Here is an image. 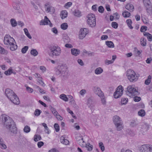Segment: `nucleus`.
I'll return each instance as SVG.
<instances>
[{
	"instance_id": "f257e3e1",
	"label": "nucleus",
	"mask_w": 152,
	"mask_h": 152,
	"mask_svg": "<svg viewBox=\"0 0 152 152\" xmlns=\"http://www.w3.org/2000/svg\"><path fill=\"white\" fill-rule=\"evenodd\" d=\"M2 122L4 126L10 132L13 134H16L17 132V128L13 121L9 116L4 115L2 117Z\"/></svg>"
},
{
	"instance_id": "f03ea898",
	"label": "nucleus",
	"mask_w": 152,
	"mask_h": 152,
	"mask_svg": "<svg viewBox=\"0 0 152 152\" xmlns=\"http://www.w3.org/2000/svg\"><path fill=\"white\" fill-rule=\"evenodd\" d=\"M5 95L12 102L15 104H18L20 102L18 97L14 91L9 88H7L5 91Z\"/></svg>"
},
{
	"instance_id": "7ed1b4c3",
	"label": "nucleus",
	"mask_w": 152,
	"mask_h": 152,
	"mask_svg": "<svg viewBox=\"0 0 152 152\" xmlns=\"http://www.w3.org/2000/svg\"><path fill=\"white\" fill-rule=\"evenodd\" d=\"M15 42L14 39L11 37L9 35H6L4 38V42L6 45H10V48L11 50L14 51L17 49L18 46L16 45H15L13 42Z\"/></svg>"
},
{
	"instance_id": "20e7f679",
	"label": "nucleus",
	"mask_w": 152,
	"mask_h": 152,
	"mask_svg": "<svg viewBox=\"0 0 152 152\" xmlns=\"http://www.w3.org/2000/svg\"><path fill=\"white\" fill-rule=\"evenodd\" d=\"M55 71L57 75H62L64 77H67L68 75L67 69L64 66H58L56 69Z\"/></svg>"
},
{
	"instance_id": "39448f33",
	"label": "nucleus",
	"mask_w": 152,
	"mask_h": 152,
	"mask_svg": "<svg viewBox=\"0 0 152 152\" xmlns=\"http://www.w3.org/2000/svg\"><path fill=\"white\" fill-rule=\"evenodd\" d=\"M126 74L128 79L131 82H135L138 79V76L137 75L132 69H128L126 72Z\"/></svg>"
},
{
	"instance_id": "423d86ee",
	"label": "nucleus",
	"mask_w": 152,
	"mask_h": 152,
	"mask_svg": "<svg viewBox=\"0 0 152 152\" xmlns=\"http://www.w3.org/2000/svg\"><path fill=\"white\" fill-rule=\"evenodd\" d=\"M50 53L53 56H59L61 53V49L58 45H52L49 48Z\"/></svg>"
},
{
	"instance_id": "0eeeda50",
	"label": "nucleus",
	"mask_w": 152,
	"mask_h": 152,
	"mask_svg": "<svg viewBox=\"0 0 152 152\" xmlns=\"http://www.w3.org/2000/svg\"><path fill=\"white\" fill-rule=\"evenodd\" d=\"M87 18L88 24L91 27H94L96 25V18L94 15L90 14L87 16Z\"/></svg>"
},
{
	"instance_id": "6e6552de",
	"label": "nucleus",
	"mask_w": 152,
	"mask_h": 152,
	"mask_svg": "<svg viewBox=\"0 0 152 152\" xmlns=\"http://www.w3.org/2000/svg\"><path fill=\"white\" fill-rule=\"evenodd\" d=\"M138 92L134 88L131 86H128L127 88L126 94L130 97H133L138 94Z\"/></svg>"
},
{
	"instance_id": "1a4fd4ad",
	"label": "nucleus",
	"mask_w": 152,
	"mask_h": 152,
	"mask_svg": "<svg viewBox=\"0 0 152 152\" xmlns=\"http://www.w3.org/2000/svg\"><path fill=\"white\" fill-rule=\"evenodd\" d=\"M144 6L148 15H151L152 12V7L149 0H143Z\"/></svg>"
},
{
	"instance_id": "9d476101",
	"label": "nucleus",
	"mask_w": 152,
	"mask_h": 152,
	"mask_svg": "<svg viewBox=\"0 0 152 152\" xmlns=\"http://www.w3.org/2000/svg\"><path fill=\"white\" fill-rule=\"evenodd\" d=\"M123 87L121 86H119L114 94V98L117 99L121 97L123 94Z\"/></svg>"
},
{
	"instance_id": "9b49d317",
	"label": "nucleus",
	"mask_w": 152,
	"mask_h": 152,
	"mask_svg": "<svg viewBox=\"0 0 152 152\" xmlns=\"http://www.w3.org/2000/svg\"><path fill=\"white\" fill-rule=\"evenodd\" d=\"M140 150L142 152H152V146L149 144L143 145L140 147Z\"/></svg>"
},
{
	"instance_id": "f8f14e48",
	"label": "nucleus",
	"mask_w": 152,
	"mask_h": 152,
	"mask_svg": "<svg viewBox=\"0 0 152 152\" xmlns=\"http://www.w3.org/2000/svg\"><path fill=\"white\" fill-rule=\"evenodd\" d=\"M45 8L46 11L47 12L53 13L55 12V9L49 3H47L45 5Z\"/></svg>"
},
{
	"instance_id": "ddd939ff",
	"label": "nucleus",
	"mask_w": 152,
	"mask_h": 152,
	"mask_svg": "<svg viewBox=\"0 0 152 152\" xmlns=\"http://www.w3.org/2000/svg\"><path fill=\"white\" fill-rule=\"evenodd\" d=\"M88 33V29L85 28L81 29L79 33V38L80 39H83Z\"/></svg>"
},
{
	"instance_id": "4468645a",
	"label": "nucleus",
	"mask_w": 152,
	"mask_h": 152,
	"mask_svg": "<svg viewBox=\"0 0 152 152\" xmlns=\"http://www.w3.org/2000/svg\"><path fill=\"white\" fill-rule=\"evenodd\" d=\"M93 90L94 92L99 97H102L104 94L100 88L99 87H94L93 88Z\"/></svg>"
},
{
	"instance_id": "2eb2a0df",
	"label": "nucleus",
	"mask_w": 152,
	"mask_h": 152,
	"mask_svg": "<svg viewBox=\"0 0 152 152\" xmlns=\"http://www.w3.org/2000/svg\"><path fill=\"white\" fill-rule=\"evenodd\" d=\"M50 23V26L51 27L52 26V24L51 23L50 20L46 16H45V19L44 20H42L40 22V25H45L49 24Z\"/></svg>"
},
{
	"instance_id": "dca6fc26",
	"label": "nucleus",
	"mask_w": 152,
	"mask_h": 152,
	"mask_svg": "<svg viewBox=\"0 0 152 152\" xmlns=\"http://www.w3.org/2000/svg\"><path fill=\"white\" fill-rule=\"evenodd\" d=\"M113 121L115 124H118L119 122H122L121 119L117 115H115L113 117Z\"/></svg>"
},
{
	"instance_id": "f3484780",
	"label": "nucleus",
	"mask_w": 152,
	"mask_h": 152,
	"mask_svg": "<svg viewBox=\"0 0 152 152\" xmlns=\"http://www.w3.org/2000/svg\"><path fill=\"white\" fill-rule=\"evenodd\" d=\"M125 8L130 12H133L134 9V6L130 4H127L125 6Z\"/></svg>"
},
{
	"instance_id": "a211bd4d",
	"label": "nucleus",
	"mask_w": 152,
	"mask_h": 152,
	"mask_svg": "<svg viewBox=\"0 0 152 152\" xmlns=\"http://www.w3.org/2000/svg\"><path fill=\"white\" fill-rule=\"evenodd\" d=\"M71 51V53L72 54L75 56L78 55L80 53V51L79 50L75 48L72 49Z\"/></svg>"
},
{
	"instance_id": "6ab92c4d",
	"label": "nucleus",
	"mask_w": 152,
	"mask_h": 152,
	"mask_svg": "<svg viewBox=\"0 0 152 152\" xmlns=\"http://www.w3.org/2000/svg\"><path fill=\"white\" fill-rule=\"evenodd\" d=\"M143 35L147 37L148 41H152V35L151 34L148 32H144L143 33Z\"/></svg>"
},
{
	"instance_id": "aec40b11",
	"label": "nucleus",
	"mask_w": 152,
	"mask_h": 152,
	"mask_svg": "<svg viewBox=\"0 0 152 152\" xmlns=\"http://www.w3.org/2000/svg\"><path fill=\"white\" fill-rule=\"evenodd\" d=\"M87 105L90 108L94 106V102L91 98H89L88 99Z\"/></svg>"
},
{
	"instance_id": "412c9836",
	"label": "nucleus",
	"mask_w": 152,
	"mask_h": 152,
	"mask_svg": "<svg viewBox=\"0 0 152 152\" xmlns=\"http://www.w3.org/2000/svg\"><path fill=\"white\" fill-rule=\"evenodd\" d=\"M115 125L117 128V130L118 131L121 130L123 128L122 122H119L118 124H115Z\"/></svg>"
},
{
	"instance_id": "4be33fe9",
	"label": "nucleus",
	"mask_w": 152,
	"mask_h": 152,
	"mask_svg": "<svg viewBox=\"0 0 152 152\" xmlns=\"http://www.w3.org/2000/svg\"><path fill=\"white\" fill-rule=\"evenodd\" d=\"M103 72V69L102 68L100 67L96 68L95 70V73L96 75H99L101 74Z\"/></svg>"
},
{
	"instance_id": "5701e85b",
	"label": "nucleus",
	"mask_w": 152,
	"mask_h": 152,
	"mask_svg": "<svg viewBox=\"0 0 152 152\" xmlns=\"http://www.w3.org/2000/svg\"><path fill=\"white\" fill-rule=\"evenodd\" d=\"M146 40L144 38L142 37L140 39V43L142 46H145L146 45Z\"/></svg>"
},
{
	"instance_id": "b1692460",
	"label": "nucleus",
	"mask_w": 152,
	"mask_h": 152,
	"mask_svg": "<svg viewBox=\"0 0 152 152\" xmlns=\"http://www.w3.org/2000/svg\"><path fill=\"white\" fill-rule=\"evenodd\" d=\"M67 13L66 11L64 10L61 12V16L62 19H64L67 17Z\"/></svg>"
},
{
	"instance_id": "393cba45",
	"label": "nucleus",
	"mask_w": 152,
	"mask_h": 152,
	"mask_svg": "<svg viewBox=\"0 0 152 152\" xmlns=\"http://www.w3.org/2000/svg\"><path fill=\"white\" fill-rule=\"evenodd\" d=\"M106 44L110 48H113L114 47V45L113 42L111 41H106Z\"/></svg>"
},
{
	"instance_id": "a878e982",
	"label": "nucleus",
	"mask_w": 152,
	"mask_h": 152,
	"mask_svg": "<svg viewBox=\"0 0 152 152\" xmlns=\"http://www.w3.org/2000/svg\"><path fill=\"white\" fill-rule=\"evenodd\" d=\"M0 53L1 54L7 55L8 53V52L7 50H5L4 48L0 46Z\"/></svg>"
},
{
	"instance_id": "bb28decb",
	"label": "nucleus",
	"mask_w": 152,
	"mask_h": 152,
	"mask_svg": "<svg viewBox=\"0 0 152 152\" xmlns=\"http://www.w3.org/2000/svg\"><path fill=\"white\" fill-rule=\"evenodd\" d=\"M86 147L87 148V150L89 151H91L92 150L93 146L90 144V143H85Z\"/></svg>"
},
{
	"instance_id": "cd10ccee",
	"label": "nucleus",
	"mask_w": 152,
	"mask_h": 152,
	"mask_svg": "<svg viewBox=\"0 0 152 152\" xmlns=\"http://www.w3.org/2000/svg\"><path fill=\"white\" fill-rule=\"evenodd\" d=\"M60 98L65 102H67L68 100V98L66 97V95L64 94H62L60 95Z\"/></svg>"
},
{
	"instance_id": "c85d7f7f",
	"label": "nucleus",
	"mask_w": 152,
	"mask_h": 152,
	"mask_svg": "<svg viewBox=\"0 0 152 152\" xmlns=\"http://www.w3.org/2000/svg\"><path fill=\"white\" fill-rule=\"evenodd\" d=\"M122 15L124 18H128L130 15L129 12L126 11H124L122 13Z\"/></svg>"
},
{
	"instance_id": "c756f323",
	"label": "nucleus",
	"mask_w": 152,
	"mask_h": 152,
	"mask_svg": "<svg viewBox=\"0 0 152 152\" xmlns=\"http://www.w3.org/2000/svg\"><path fill=\"white\" fill-rule=\"evenodd\" d=\"M11 25L12 27H15L17 25V23L15 19L12 18L10 20Z\"/></svg>"
},
{
	"instance_id": "7c9ffc66",
	"label": "nucleus",
	"mask_w": 152,
	"mask_h": 152,
	"mask_svg": "<svg viewBox=\"0 0 152 152\" xmlns=\"http://www.w3.org/2000/svg\"><path fill=\"white\" fill-rule=\"evenodd\" d=\"M126 22L129 28L131 29H132L133 27L131 25L132 23V20L130 19H127L126 21Z\"/></svg>"
},
{
	"instance_id": "2f4dec72",
	"label": "nucleus",
	"mask_w": 152,
	"mask_h": 152,
	"mask_svg": "<svg viewBox=\"0 0 152 152\" xmlns=\"http://www.w3.org/2000/svg\"><path fill=\"white\" fill-rule=\"evenodd\" d=\"M101 99V101L102 104L103 105H105L106 103V101L105 99V97L104 96V95H103V96H102V97H99Z\"/></svg>"
},
{
	"instance_id": "473e14b6",
	"label": "nucleus",
	"mask_w": 152,
	"mask_h": 152,
	"mask_svg": "<svg viewBox=\"0 0 152 152\" xmlns=\"http://www.w3.org/2000/svg\"><path fill=\"white\" fill-rule=\"evenodd\" d=\"M24 31L25 34L30 39H31L32 37L30 34L29 33L28 29L26 28L24 29Z\"/></svg>"
},
{
	"instance_id": "72a5a7b5",
	"label": "nucleus",
	"mask_w": 152,
	"mask_h": 152,
	"mask_svg": "<svg viewBox=\"0 0 152 152\" xmlns=\"http://www.w3.org/2000/svg\"><path fill=\"white\" fill-rule=\"evenodd\" d=\"M151 76L150 75L148 76V79L145 80V83L147 85H148L151 82Z\"/></svg>"
},
{
	"instance_id": "f704fd0d",
	"label": "nucleus",
	"mask_w": 152,
	"mask_h": 152,
	"mask_svg": "<svg viewBox=\"0 0 152 152\" xmlns=\"http://www.w3.org/2000/svg\"><path fill=\"white\" fill-rule=\"evenodd\" d=\"M138 114L139 116L143 117L145 115V112L143 110H141L138 112Z\"/></svg>"
},
{
	"instance_id": "c9c22d12",
	"label": "nucleus",
	"mask_w": 152,
	"mask_h": 152,
	"mask_svg": "<svg viewBox=\"0 0 152 152\" xmlns=\"http://www.w3.org/2000/svg\"><path fill=\"white\" fill-rule=\"evenodd\" d=\"M31 54L35 56H37L38 54V53L36 49H32L31 51Z\"/></svg>"
},
{
	"instance_id": "e433bc0d",
	"label": "nucleus",
	"mask_w": 152,
	"mask_h": 152,
	"mask_svg": "<svg viewBox=\"0 0 152 152\" xmlns=\"http://www.w3.org/2000/svg\"><path fill=\"white\" fill-rule=\"evenodd\" d=\"M42 125L44 127L45 129V132L48 134H49V129L48 128L47 126V124L45 123H42Z\"/></svg>"
},
{
	"instance_id": "4c0bfd02",
	"label": "nucleus",
	"mask_w": 152,
	"mask_h": 152,
	"mask_svg": "<svg viewBox=\"0 0 152 152\" xmlns=\"http://www.w3.org/2000/svg\"><path fill=\"white\" fill-rule=\"evenodd\" d=\"M74 15L76 16L79 17L81 16V12L78 10H75Z\"/></svg>"
},
{
	"instance_id": "58836bf2",
	"label": "nucleus",
	"mask_w": 152,
	"mask_h": 152,
	"mask_svg": "<svg viewBox=\"0 0 152 152\" xmlns=\"http://www.w3.org/2000/svg\"><path fill=\"white\" fill-rule=\"evenodd\" d=\"M60 142H69V141L66 139H65V137L63 136L60 137Z\"/></svg>"
},
{
	"instance_id": "ea45409f",
	"label": "nucleus",
	"mask_w": 152,
	"mask_h": 152,
	"mask_svg": "<svg viewBox=\"0 0 152 152\" xmlns=\"http://www.w3.org/2000/svg\"><path fill=\"white\" fill-rule=\"evenodd\" d=\"M68 27L67 24L66 23H64L61 25V28L63 30H66Z\"/></svg>"
},
{
	"instance_id": "a19ab883",
	"label": "nucleus",
	"mask_w": 152,
	"mask_h": 152,
	"mask_svg": "<svg viewBox=\"0 0 152 152\" xmlns=\"http://www.w3.org/2000/svg\"><path fill=\"white\" fill-rule=\"evenodd\" d=\"M30 131V127L28 126H25L23 129V131L26 133H28Z\"/></svg>"
},
{
	"instance_id": "79ce46f5",
	"label": "nucleus",
	"mask_w": 152,
	"mask_h": 152,
	"mask_svg": "<svg viewBox=\"0 0 152 152\" xmlns=\"http://www.w3.org/2000/svg\"><path fill=\"white\" fill-rule=\"evenodd\" d=\"M41 139L40 136L39 135H36L34 136V140L35 142H37L40 140Z\"/></svg>"
},
{
	"instance_id": "37998d69",
	"label": "nucleus",
	"mask_w": 152,
	"mask_h": 152,
	"mask_svg": "<svg viewBox=\"0 0 152 152\" xmlns=\"http://www.w3.org/2000/svg\"><path fill=\"white\" fill-rule=\"evenodd\" d=\"M83 53H84L88 55V56H94V53L93 52H88L86 50H83Z\"/></svg>"
},
{
	"instance_id": "c03bdc74",
	"label": "nucleus",
	"mask_w": 152,
	"mask_h": 152,
	"mask_svg": "<svg viewBox=\"0 0 152 152\" xmlns=\"http://www.w3.org/2000/svg\"><path fill=\"white\" fill-rule=\"evenodd\" d=\"M12 69H9L7 71L4 72V74L7 75H9L12 73Z\"/></svg>"
},
{
	"instance_id": "a18cd8bd",
	"label": "nucleus",
	"mask_w": 152,
	"mask_h": 152,
	"mask_svg": "<svg viewBox=\"0 0 152 152\" xmlns=\"http://www.w3.org/2000/svg\"><path fill=\"white\" fill-rule=\"evenodd\" d=\"M41 112V110L37 109L35 110L34 113V114L35 116H38L40 115Z\"/></svg>"
},
{
	"instance_id": "49530a36",
	"label": "nucleus",
	"mask_w": 152,
	"mask_h": 152,
	"mask_svg": "<svg viewBox=\"0 0 152 152\" xmlns=\"http://www.w3.org/2000/svg\"><path fill=\"white\" fill-rule=\"evenodd\" d=\"M128 102V99L125 98H122L121 100V102L122 104H125Z\"/></svg>"
},
{
	"instance_id": "de8ad7c7",
	"label": "nucleus",
	"mask_w": 152,
	"mask_h": 152,
	"mask_svg": "<svg viewBox=\"0 0 152 152\" xmlns=\"http://www.w3.org/2000/svg\"><path fill=\"white\" fill-rule=\"evenodd\" d=\"M28 46H25L22 48L21 50V52L22 53H26L27 51L28 50Z\"/></svg>"
},
{
	"instance_id": "09e8293b",
	"label": "nucleus",
	"mask_w": 152,
	"mask_h": 152,
	"mask_svg": "<svg viewBox=\"0 0 152 152\" xmlns=\"http://www.w3.org/2000/svg\"><path fill=\"white\" fill-rule=\"evenodd\" d=\"M54 127L56 132H58L59 130V126L57 124H55L54 125Z\"/></svg>"
},
{
	"instance_id": "8fccbe9b",
	"label": "nucleus",
	"mask_w": 152,
	"mask_h": 152,
	"mask_svg": "<svg viewBox=\"0 0 152 152\" xmlns=\"http://www.w3.org/2000/svg\"><path fill=\"white\" fill-rule=\"evenodd\" d=\"M147 27L146 26H142L140 28V31L141 32H145L147 29Z\"/></svg>"
},
{
	"instance_id": "3c124183",
	"label": "nucleus",
	"mask_w": 152,
	"mask_h": 152,
	"mask_svg": "<svg viewBox=\"0 0 152 152\" xmlns=\"http://www.w3.org/2000/svg\"><path fill=\"white\" fill-rule=\"evenodd\" d=\"M111 25L112 27L114 28H118V24L117 23L115 22H113L112 23Z\"/></svg>"
},
{
	"instance_id": "603ef678",
	"label": "nucleus",
	"mask_w": 152,
	"mask_h": 152,
	"mask_svg": "<svg viewBox=\"0 0 152 152\" xmlns=\"http://www.w3.org/2000/svg\"><path fill=\"white\" fill-rule=\"evenodd\" d=\"M99 146L102 151L104 150V147L103 143H99Z\"/></svg>"
},
{
	"instance_id": "864d4df0",
	"label": "nucleus",
	"mask_w": 152,
	"mask_h": 152,
	"mask_svg": "<svg viewBox=\"0 0 152 152\" xmlns=\"http://www.w3.org/2000/svg\"><path fill=\"white\" fill-rule=\"evenodd\" d=\"M113 62V61L112 60H106L105 61V63L106 64L108 65L110 64H112Z\"/></svg>"
},
{
	"instance_id": "5fc2aeb1",
	"label": "nucleus",
	"mask_w": 152,
	"mask_h": 152,
	"mask_svg": "<svg viewBox=\"0 0 152 152\" xmlns=\"http://www.w3.org/2000/svg\"><path fill=\"white\" fill-rule=\"evenodd\" d=\"M104 8L102 6H100L99 7L98 11L99 12L102 13L104 12Z\"/></svg>"
},
{
	"instance_id": "6e6d98bb",
	"label": "nucleus",
	"mask_w": 152,
	"mask_h": 152,
	"mask_svg": "<svg viewBox=\"0 0 152 152\" xmlns=\"http://www.w3.org/2000/svg\"><path fill=\"white\" fill-rule=\"evenodd\" d=\"M86 93V90L82 89L80 91V94L81 95L84 96V95Z\"/></svg>"
},
{
	"instance_id": "4d7b16f0",
	"label": "nucleus",
	"mask_w": 152,
	"mask_h": 152,
	"mask_svg": "<svg viewBox=\"0 0 152 152\" xmlns=\"http://www.w3.org/2000/svg\"><path fill=\"white\" fill-rule=\"evenodd\" d=\"M141 98L140 97L136 96L134 98V100L136 102H138L140 101Z\"/></svg>"
},
{
	"instance_id": "13d9d810",
	"label": "nucleus",
	"mask_w": 152,
	"mask_h": 152,
	"mask_svg": "<svg viewBox=\"0 0 152 152\" xmlns=\"http://www.w3.org/2000/svg\"><path fill=\"white\" fill-rule=\"evenodd\" d=\"M0 148L5 149L7 148V146L4 144V143H0Z\"/></svg>"
},
{
	"instance_id": "bf43d9fd",
	"label": "nucleus",
	"mask_w": 152,
	"mask_h": 152,
	"mask_svg": "<svg viewBox=\"0 0 152 152\" xmlns=\"http://www.w3.org/2000/svg\"><path fill=\"white\" fill-rule=\"evenodd\" d=\"M26 90L28 91L29 93H31L33 91V90L32 88L29 87H26Z\"/></svg>"
},
{
	"instance_id": "052dcab7",
	"label": "nucleus",
	"mask_w": 152,
	"mask_h": 152,
	"mask_svg": "<svg viewBox=\"0 0 152 152\" xmlns=\"http://www.w3.org/2000/svg\"><path fill=\"white\" fill-rule=\"evenodd\" d=\"M137 124L136 121H132L130 124V125L133 127L137 125Z\"/></svg>"
},
{
	"instance_id": "680f3d73",
	"label": "nucleus",
	"mask_w": 152,
	"mask_h": 152,
	"mask_svg": "<svg viewBox=\"0 0 152 152\" xmlns=\"http://www.w3.org/2000/svg\"><path fill=\"white\" fill-rule=\"evenodd\" d=\"M37 81L42 86H44V83L43 81L41 80V78H39V79H38Z\"/></svg>"
},
{
	"instance_id": "e2e57ef3",
	"label": "nucleus",
	"mask_w": 152,
	"mask_h": 152,
	"mask_svg": "<svg viewBox=\"0 0 152 152\" xmlns=\"http://www.w3.org/2000/svg\"><path fill=\"white\" fill-rule=\"evenodd\" d=\"M48 152H59V151L57 149L55 148H53L49 150Z\"/></svg>"
},
{
	"instance_id": "0e129e2a",
	"label": "nucleus",
	"mask_w": 152,
	"mask_h": 152,
	"mask_svg": "<svg viewBox=\"0 0 152 152\" xmlns=\"http://www.w3.org/2000/svg\"><path fill=\"white\" fill-rule=\"evenodd\" d=\"M142 127L143 128H145V129L146 130L148 129L149 126L147 124L144 123L142 125Z\"/></svg>"
},
{
	"instance_id": "69168bd1",
	"label": "nucleus",
	"mask_w": 152,
	"mask_h": 152,
	"mask_svg": "<svg viewBox=\"0 0 152 152\" xmlns=\"http://www.w3.org/2000/svg\"><path fill=\"white\" fill-rule=\"evenodd\" d=\"M77 62L81 66H83L84 65V63L82 60L80 59H78L77 60Z\"/></svg>"
},
{
	"instance_id": "338daca9",
	"label": "nucleus",
	"mask_w": 152,
	"mask_h": 152,
	"mask_svg": "<svg viewBox=\"0 0 152 152\" xmlns=\"http://www.w3.org/2000/svg\"><path fill=\"white\" fill-rule=\"evenodd\" d=\"M38 88L39 91L40 92V93L42 94H45V91L43 89L40 88L39 87H38Z\"/></svg>"
},
{
	"instance_id": "774afa93",
	"label": "nucleus",
	"mask_w": 152,
	"mask_h": 152,
	"mask_svg": "<svg viewBox=\"0 0 152 152\" xmlns=\"http://www.w3.org/2000/svg\"><path fill=\"white\" fill-rule=\"evenodd\" d=\"M152 61V58L150 57L148 58L146 60V62L147 64H150Z\"/></svg>"
}]
</instances>
